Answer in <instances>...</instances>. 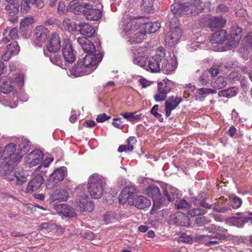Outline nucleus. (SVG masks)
<instances>
[{"instance_id":"4c0bfd02","label":"nucleus","mask_w":252,"mask_h":252,"mask_svg":"<svg viewBox=\"0 0 252 252\" xmlns=\"http://www.w3.org/2000/svg\"><path fill=\"white\" fill-rule=\"evenodd\" d=\"M144 26L145 30H147L149 33H154L157 32L159 28L160 25L158 22L154 23H145L143 19V24Z\"/></svg>"},{"instance_id":"c03bdc74","label":"nucleus","mask_w":252,"mask_h":252,"mask_svg":"<svg viewBox=\"0 0 252 252\" xmlns=\"http://www.w3.org/2000/svg\"><path fill=\"white\" fill-rule=\"evenodd\" d=\"M227 85V82L224 77L222 76L219 77L214 82H212L213 88L220 89Z\"/></svg>"},{"instance_id":"de8ad7c7","label":"nucleus","mask_w":252,"mask_h":252,"mask_svg":"<svg viewBox=\"0 0 252 252\" xmlns=\"http://www.w3.org/2000/svg\"><path fill=\"white\" fill-rule=\"evenodd\" d=\"M8 33V36L12 39H16L18 36V29L17 28H13L10 30L8 29H5L3 32V35Z\"/></svg>"},{"instance_id":"69168bd1","label":"nucleus","mask_w":252,"mask_h":252,"mask_svg":"<svg viewBox=\"0 0 252 252\" xmlns=\"http://www.w3.org/2000/svg\"><path fill=\"white\" fill-rule=\"evenodd\" d=\"M110 118V117L107 116L105 113H102V114L98 115L97 116L96 120L97 122L102 123V122H104V121L109 119Z\"/></svg>"},{"instance_id":"a19ab883","label":"nucleus","mask_w":252,"mask_h":252,"mask_svg":"<svg viewBox=\"0 0 252 252\" xmlns=\"http://www.w3.org/2000/svg\"><path fill=\"white\" fill-rule=\"evenodd\" d=\"M19 5L18 3H9L6 5L5 10L7 14L13 17L16 15L19 12Z\"/></svg>"},{"instance_id":"1a4fd4ad","label":"nucleus","mask_w":252,"mask_h":252,"mask_svg":"<svg viewBox=\"0 0 252 252\" xmlns=\"http://www.w3.org/2000/svg\"><path fill=\"white\" fill-rule=\"evenodd\" d=\"M103 55L102 53L98 51V53L94 54H88L81 61V63L87 69H92V72L95 68V66L101 62Z\"/></svg>"},{"instance_id":"052dcab7","label":"nucleus","mask_w":252,"mask_h":252,"mask_svg":"<svg viewBox=\"0 0 252 252\" xmlns=\"http://www.w3.org/2000/svg\"><path fill=\"white\" fill-rule=\"evenodd\" d=\"M211 222V220L206 217H203L196 219V223L198 226H202Z\"/></svg>"},{"instance_id":"412c9836","label":"nucleus","mask_w":252,"mask_h":252,"mask_svg":"<svg viewBox=\"0 0 252 252\" xmlns=\"http://www.w3.org/2000/svg\"><path fill=\"white\" fill-rule=\"evenodd\" d=\"M43 182V178L41 175H36L29 183L26 192L29 193L36 191L40 188Z\"/></svg>"},{"instance_id":"423d86ee","label":"nucleus","mask_w":252,"mask_h":252,"mask_svg":"<svg viewBox=\"0 0 252 252\" xmlns=\"http://www.w3.org/2000/svg\"><path fill=\"white\" fill-rule=\"evenodd\" d=\"M173 87L172 82L168 79H163L158 82V91L154 97L156 101H162L166 98L167 94L170 92Z\"/></svg>"},{"instance_id":"2eb2a0df","label":"nucleus","mask_w":252,"mask_h":252,"mask_svg":"<svg viewBox=\"0 0 252 252\" xmlns=\"http://www.w3.org/2000/svg\"><path fill=\"white\" fill-rule=\"evenodd\" d=\"M77 42L81 46L83 51L88 54L96 53L95 47L93 43L85 37H79Z\"/></svg>"},{"instance_id":"6ab92c4d","label":"nucleus","mask_w":252,"mask_h":252,"mask_svg":"<svg viewBox=\"0 0 252 252\" xmlns=\"http://www.w3.org/2000/svg\"><path fill=\"white\" fill-rule=\"evenodd\" d=\"M92 72V69H87L81 63V61H78L71 69V74L75 77L88 75Z\"/></svg>"},{"instance_id":"bf43d9fd","label":"nucleus","mask_w":252,"mask_h":252,"mask_svg":"<svg viewBox=\"0 0 252 252\" xmlns=\"http://www.w3.org/2000/svg\"><path fill=\"white\" fill-rule=\"evenodd\" d=\"M51 61L58 66H60L61 67L63 68H64L65 66H64L63 63L61 62V58L60 56L55 55L53 57H50Z\"/></svg>"},{"instance_id":"603ef678","label":"nucleus","mask_w":252,"mask_h":252,"mask_svg":"<svg viewBox=\"0 0 252 252\" xmlns=\"http://www.w3.org/2000/svg\"><path fill=\"white\" fill-rule=\"evenodd\" d=\"M142 1L145 11L150 12L153 10L154 0H143Z\"/></svg>"},{"instance_id":"9b49d317","label":"nucleus","mask_w":252,"mask_h":252,"mask_svg":"<svg viewBox=\"0 0 252 252\" xmlns=\"http://www.w3.org/2000/svg\"><path fill=\"white\" fill-rule=\"evenodd\" d=\"M43 156L44 155L41 151L37 149L34 150L25 157V162L29 167L35 166L42 161Z\"/></svg>"},{"instance_id":"39448f33","label":"nucleus","mask_w":252,"mask_h":252,"mask_svg":"<svg viewBox=\"0 0 252 252\" xmlns=\"http://www.w3.org/2000/svg\"><path fill=\"white\" fill-rule=\"evenodd\" d=\"M182 30L179 26V20L176 17L172 18L170 22V31L167 32L165 41L169 46L175 45L181 38Z\"/></svg>"},{"instance_id":"79ce46f5","label":"nucleus","mask_w":252,"mask_h":252,"mask_svg":"<svg viewBox=\"0 0 252 252\" xmlns=\"http://www.w3.org/2000/svg\"><path fill=\"white\" fill-rule=\"evenodd\" d=\"M239 36L226 34V36L224 38V44L228 46H236L239 43Z\"/></svg>"},{"instance_id":"09e8293b","label":"nucleus","mask_w":252,"mask_h":252,"mask_svg":"<svg viewBox=\"0 0 252 252\" xmlns=\"http://www.w3.org/2000/svg\"><path fill=\"white\" fill-rule=\"evenodd\" d=\"M206 213L205 210L199 208H194L188 211V214L191 217H194L197 216L203 215Z\"/></svg>"},{"instance_id":"4be33fe9","label":"nucleus","mask_w":252,"mask_h":252,"mask_svg":"<svg viewBox=\"0 0 252 252\" xmlns=\"http://www.w3.org/2000/svg\"><path fill=\"white\" fill-rule=\"evenodd\" d=\"M55 209L57 213L63 214L66 217L72 218L76 216L74 209L69 205L65 204L56 205Z\"/></svg>"},{"instance_id":"6e6552de","label":"nucleus","mask_w":252,"mask_h":252,"mask_svg":"<svg viewBox=\"0 0 252 252\" xmlns=\"http://www.w3.org/2000/svg\"><path fill=\"white\" fill-rule=\"evenodd\" d=\"M13 168L14 166L0 172V176L4 177L6 180L9 181H13L16 180V185H22L27 180L26 174L24 172L14 173Z\"/></svg>"},{"instance_id":"5701e85b","label":"nucleus","mask_w":252,"mask_h":252,"mask_svg":"<svg viewBox=\"0 0 252 252\" xmlns=\"http://www.w3.org/2000/svg\"><path fill=\"white\" fill-rule=\"evenodd\" d=\"M87 9L84 10V16L88 20L91 21H97L101 17V11L96 9L92 8L91 5H87Z\"/></svg>"},{"instance_id":"37998d69","label":"nucleus","mask_w":252,"mask_h":252,"mask_svg":"<svg viewBox=\"0 0 252 252\" xmlns=\"http://www.w3.org/2000/svg\"><path fill=\"white\" fill-rule=\"evenodd\" d=\"M226 23V20L222 17H214L210 23L211 28L222 27Z\"/></svg>"},{"instance_id":"dca6fc26","label":"nucleus","mask_w":252,"mask_h":252,"mask_svg":"<svg viewBox=\"0 0 252 252\" xmlns=\"http://www.w3.org/2000/svg\"><path fill=\"white\" fill-rule=\"evenodd\" d=\"M182 100V98L180 97L170 96L165 102L166 116L167 117L170 116L171 111L174 110Z\"/></svg>"},{"instance_id":"a18cd8bd","label":"nucleus","mask_w":252,"mask_h":252,"mask_svg":"<svg viewBox=\"0 0 252 252\" xmlns=\"http://www.w3.org/2000/svg\"><path fill=\"white\" fill-rule=\"evenodd\" d=\"M29 146V141L26 139H22L19 144V155H21L22 157L28 151Z\"/></svg>"},{"instance_id":"aec40b11","label":"nucleus","mask_w":252,"mask_h":252,"mask_svg":"<svg viewBox=\"0 0 252 252\" xmlns=\"http://www.w3.org/2000/svg\"><path fill=\"white\" fill-rule=\"evenodd\" d=\"M144 26L142 25L141 28L136 31L133 34L128 35L129 40H128L131 44L133 43H139L142 42L145 39L147 33V30H145Z\"/></svg>"},{"instance_id":"6e6d98bb","label":"nucleus","mask_w":252,"mask_h":252,"mask_svg":"<svg viewBox=\"0 0 252 252\" xmlns=\"http://www.w3.org/2000/svg\"><path fill=\"white\" fill-rule=\"evenodd\" d=\"M121 115H122L125 119L132 122L136 120L139 119L140 117V115H135L133 113H123L121 114Z\"/></svg>"},{"instance_id":"5fc2aeb1","label":"nucleus","mask_w":252,"mask_h":252,"mask_svg":"<svg viewBox=\"0 0 252 252\" xmlns=\"http://www.w3.org/2000/svg\"><path fill=\"white\" fill-rule=\"evenodd\" d=\"M242 29L237 25H233L230 29V34L232 35L239 36V39L242 37Z\"/></svg>"},{"instance_id":"c756f323","label":"nucleus","mask_w":252,"mask_h":252,"mask_svg":"<svg viewBox=\"0 0 252 252\" xmlns=\"http://www.w3.org/2000/svg\"><path fill=\"white\" fill-rule=\"evenodd\" d=\"M64 170L62 168L57 169L51 175L49 181L52 183V185L54 186L59 182L62 181L64 177Z\"/></svg>"},{"instance_id":"473e14b6","label":"nucleus","mask_w":252,"mask_h":252,"mask_svg":"<svg viewBox=\"0 0 252 252\" xmlns=\"http://www.w3.org/2000/svg\"><path fill=\"white\" fill-rule=\"evenodd\" d=\"M127 144L120 145L118 149V151L120 153L123 152H132L133 150V146L136 142V139L135 137L130 136L127 139Z\"/></svg>"},{"instance_id":"bb28decb","label":"nucleus","mask_w":252,"mask_h":252,"mask_svg":"<svg viewBox=\"0 0 252 252\" xmlns=\"http://www.w3.org/2000/svg\"><path fill=\"white\" fill-rule=\"evenodd\" d=\"M29 1L39 8H41L44 6L42 0H22L21 6V11L22 13H27L30 10V6Z\"/></svg>"},{"instance_id":"c85d7f7f","label":"nucleus","mask_w":252,"mask_h":252,"mask_svg":"<svg viewBox=\"0 0 252 252\" xmlns=\"http://www.w3.org/2000/svg\"><path fill=\"white\" fill-rule=\"evenodd\" d=\"M226 36V31L224 30H220L211 35L210 40L212 44L224 43Z\"/></svg>"},{"instance_id":"58836bf2","label":"nucleus","mask_w":252,"mask_h":252,"mask_svg":"<svg viewBox=\"0 0 252 252\" xmlns=\"http://www.w3.org/2000/svg\"><path fill=\"white\" fill-rule=\"evenodd\" d=\"M238 89L236 87H232L227 90L219 91L218 95L219 96L229 98L236 95Z\"/></svg>"},{"instance_id":"f257e3e1","label":"nucleus","mask_w":252,"mask_h":252,"mask_svg":"<svg viewBox=\"0 0 252 252\" xmlns=\"http://www.w3.org/2000/svg\"><path fill=\"white\" fill-rule=\"evenodd\" d=\"M171 6V11L176 16L195 15L203 9L201 0H178Z\"/></svg>"},{"instance_id":"0e129e2a","label":"nucleus","mask_w":252,"mask_h":252,"mask_svg":"<svg viewBox=\"0 0 252 252\" xmlns=\"http://www.w3.org/2000/svg\"><path fill=\"white\" fill-rule=\"evenodd\" d=\"M241 75L238 71H233L230 73L228 76V78L230 80L235 82L239 80L240 78Z\"/></svg>"},{"instance_id":"680f3d73","label":"nucleus","mask_w":252,"mask_h":252,"mask_svg":"<svg viewBox=\"0 0 252 252\" xmlns=\"http://www.w3.org/2000/svg\"><path fill=\"white\" fill-rule=\"evenodd\" d=\"M158 105H155L151 109V113L157 118H158L159 122H162L163 119L161 117V115L158 112Z\"/></svg>"},{"instance_id":"8fccbe9b","label":"nucleus","mask_w":252,"mask_h":252,"mask_svg":"<svg viewBox=\"0 0 252 252\" xmlns=\"http://www.w3.org/2000/svg\"><path fill=\"white\" fill-rule=\"evenodd\" d=\"M34 22V19L32 16L27 17L23 19L20 23V28L22 30L26 29Z\"/></svg>"},{"instance_id":"9d476101","label":"nucleus","mask_w":252,"mask_h":252,"mask_svg":"<svg viewBox=\"0 0 252 252\" xmlns=\"http://www.w3.org/2000/svg\"><path fill=\"white\" fill-rule=\"evenodd\" d=\"M143 18L134 17L130 19L124 26V32L127 36L133 34L143 24Z\"/></svg>"},{"instance_id":"7ed1b4c3","label":"nucleus","mask_w":252,"mask_h":252,"mask_svg":"<svg viewBox=\"0 0 252 252\" xmlns=\"http://www.w3.org/2000/svg\"><path fill=\"white\" fill-rule=\"evenodd\" d=\"M208 231L207 235H199L197 236L198 240L208 246L215 245L219 243V240H224L226 236L221 233H225L227 229L223 228H220L215 225H211L209 227L204 229Z\"/></svg>"},{"instance_id":"774afa93","label":"nucleus","mask_w":252,"mask_h":252,"mask_svg":"<svg viewBox=\"0 0 252 252\" xmlns=\"http://www.w3.org/2000/svg\"><path fill=\"white\" fill-rule=\"evenodd\" d=\"M112 125L116 128L119 129H122L123 126L122 123L121 121L120 118L114 119Z\"/></svg>"},{"instance_id":"393cba45","label":"nucleus","mask_w":252,"mask_h":252,"mask_svg":"<svg viewBox=\"0 0 252 252\" xmlns=\"http://www.w3.org/2000/svg\"><path fill=\"white\" fill-rule=\"evenodd\" d=\"M78 31L86 37H91L95 35V30L90 25L85 23H80L78 24Z\"/></svg>"},{"instance_id":"3c124183","label":"nucleus","mask_w":252,"mask_h":252,"mask_svg":"<svg viewBox=\"0 0 252 252\" xmlns=\"http://www.w3.org/2000/svg\"><path fill=\"white\" fill-rule=\"evenodd\" d=\"M175 206L178 209H188L190 207V204L185 199H183L175 203Z\"/></svg>"},{"instance_id":"72a5a7b5","label":"nucleus","mask_w":252,"mask_h":252,"mask_svg":"<svg viewBox=\"0 0 252 252\" xmlns=\"http://www.w3.org/2000/svg\"><path fill=\"white\" fill-rule=\"evenodd\" d=\"M135 189L133 187H126L121 191L119 201L120 203H124L126 200H131L130 196L133 193Z\"/></svg>"},{"instance_id":"49530a36","label":"nucleus","mask_w":252,"mask_h":252,"mask_svg":"<svg viewBox=\"0 0 252 252\" xmlns=\"http://www.w3.org/2000/svg\"><path fill=\"white\" fill-rule=\"evenodd\" d=\"M191 201L196 205H198L202 207L205 209H211L212 208V205L208 204L205 199L200 200L199 199L196 198L195 197L191 198Z\"/></svg>"},{"instance_id":"864d4df0","label":"nucleus","mask_w":252,"mask_h":252,"mask_svg":"<svg viewBox=\"0 0 252 252\" xmlns=\"http://www.w3.org/2000/svg\"><path fill=\"white\" fill-rule=\"evenodd\" d=\"M7 49L9 51L11 50L13 51L12 52L15 55L17 54L20 50V47L16 41H13L9 44L7 47Z\"/></svg>"},{"instance_id":"a878e982","label":"nucleus","mask_w":252,"mask_h":252,"mask_svg":"<svg viewBox=\"0 0 252 252\" xmlns=\"http://www.w3.org/2000/svg\"><path fill=\"white\" fill-rule=\"evenodd\" d=\"M251 218L247 217H231L226 220L227 223L237 227H243L244 224L248 222Z\"/></svg>"},{"instance_id":"4468645a","label":"nucleus","mask_w":252,"mask_h":252,"mask_svg":"<svg viewBox=\"0 0 252 252\" xmlns=\"http://www.w3.org/2000/svg\"><path fill=\"white\" fill-rule=\"evenodd\" d=\"M61 39L59 35L55 32L52 34L51 39L46 46V50L50 53L58 52L61 48Z\"/></svg>"},{"instance_id":"f8f14e48","label":"nucleus","mask_w":252,"mask_h":252,"mask_svg":"<svg viewBox=\"0 0 252 252\" xmlns=\"http://www.w3.org/2000/svg\"><path fill=\"white\" fill-rule=\"evenodd\" d=\"M164 57V52L158 51L156 55L151 57L148 62V67L152 72H157L160 71L162 58Z\"/></svg>"},{"instance_id":"2f4dec72","label":"nucleus","mask_w":252,"mask_h":252,"mask_svg":"<svg viewBox=\"0 0 252 252\" xmlns=\"http://www.w3.org/2000/svg\"><path fill=\"white\" fill-rule=\"evenodd\" d=\"M163 195L167 198L169 202H172L178 199L180 196L178 190L174 188L165 189L163 190Z\"/></svg>"},{"instance_id":"e2e57ef3","label":"nucleus","mask_w":252,"mask_h":252,"mask_svg":"<svg viewBox=\"0 0 252 252\" xmlns=\"http://www.w3.org/2000/svg\"><path fill=\"white\" fill-rule=\"evenodd\" d=\"M242 203V200L240 198L236 197L232 199L231 205L233 208L237 209L241 206Z\"/></svg>"},{"instance_id":"c9c22d12","label":"nucleus","mask_w":252,"mask_h":252,"mask_svg":"<svg viewBox=\"0 0 252 252\" xmlns=\"http://www.w3.org/2000/svg\"><path fill=\"white\" fill-rule=\"evenodd\" d=\"M174 69L175 68L173 65L168 63V60L165 59V57L162 58L160 71L165 74H168L172 72Z\"/></svg>"},{"instance_id":"e433bc0d","label":"nucleus","mask_w":252,"mask_h":252,"mask_svg":"<svg viewBox=\"0 0 252 252\" xmlns=\"http://www.w3.org/2000/svg\"><path fill=\"white\" fill-rule=\"evenodd\" d=\"M63 25L64 29L69 32L78 31V25L69 19L64 20Z\"/></svg>"},{"instance_id":"13d9d810","label":"nucleus","mask_w":252,"mask_h":252,"mask_svg":"<svg viewBox=\"0 0 252 252\" xmlns=\"http://www.w3.org/2000/svg\"><path fill=\"white\" fill-rule=\"evenodd\" d=\"M146 58L142 56H138L133 59V63L141 67L146 66Z\"/></svg>"},{"instance_id":"0eeeda50","label":"nucleus","mask_w":252,"mask_h":252,"mask_svg":"<svg viewBox=\"0 0 252 252\" xmlns=\"http://www.w3.org/2000/svg\"><path fill=\"white\" fill-rule=\"evenodd\" d=\"M146 194L152 197L153 201V208L155 210L159 209L161 206L165 205L166 202L163 200L161 196L159 189L156 186L152 185L146 190Z\"/></svg>"},{"instance_id":"f03ea898","label":"nucleus","mask_w":252,"mask_h":252,"mask_svg":"<svg viewBox=\"0 0 252 252\" xmlns=\"http://www.w3.org/2000/svg\"><path fill=\"white\" fill-rule=\"evenodd\" d=\"M16 145L10 143L5 147V149L0 158V172L14 166L21 160L22 155L16 153Z\"/></svg>"},{"instance_id":"a211bd4d","label":"nucleus","mask_w":252,"mask_h":252,"mask_svg":"<svg viewBox=\"0 0 252 252\" xmlns=\"http://www.w3.org/2000/svg\"><path fill=\"white\" fill-rule=\"evenodd\" d=\"M34 35L39 42H44L50 35V32L44 26H37L34 30Z\"/></svg>"},{"instance_id":"ea45409f","label":"nucleus","mask_w":252,"mask_h":252,"mask_svg":"<svg viewBox=\"0 0 252 252\" xmlns=\"http://www.w3.org/2000/svg\"><path fill=\"white\" fill-rule=\"evenodd\" d=\"M57 225L51 222L42 223L38 226V230L44 233H49L55 229Z\"/></svg>"},{"instance_id":"cd10ccee","label":"nucleus","mask_w":252,"mask_h":252,"mask_svg":"<svg viewBox=\"0 0 252 252\" xmlns=\"http://www.w3.org/2000/svg\"><path fill=\"white\" fill-rule=\"evenodd\" d=\"M68 197V193L64 189H57L52 193L50 199L53 202L56 200L63 201H66Z\"/></svg>"},{"instance_id":"4d7b16f0","label":"nucleus","mask_w":252,"mask_h":252,"mask_svg":"<svg viewBox=\"0 0 252 252\" xmlns=\"http://www.w3.org/2000/svg\"><path fill=\"white\" fill-rule=\"evenodd\" d=\"M197 93L200 95H204L211 94H216L217 91L210 88H202L197 90Z\"/></svg>"},{"instance_id":"f3484780","label":"nucleus","mask_w":252,"mask_h":252,"mask_svg":"<svg viewBox=\"0 0 252 252\" xmlns=\"http://www.w3.org/2000/svg\"><path fill=\"white\" fill-rule=\"evenodd\" d=\"M129 202L140 209L148 207L151 205V201L147 198L136 195L132 197L131 200H129Z\"/></svg>"},{"instance_id":"b1692460","label":"nucleus","mask_w":252,"mask_h":252,"mask_svg":"<svg viewBox=\"0 0 252 252\" xmlns=\"http://www.w3.org/2000/svg\"><path fill=\"white\" fill-rule=\"evenodd\" d=\"M88 197L86 194H83L81 198L79 199V201L76 202L77 207L78 211L80 212L85 210L91 211L93 209L92 204L88 201Z\"/></svg>"},{"instance_id":"7c9ffc66","label":"nucleus","mask_w":252,"mask_h":252,"mask_svg":"<svg viewBox=\"0 0 252 252\" xmlns=\"http://www.w3.org/2000/svg\"><path fill=\"white\" fill-rule=\"evenodd\" d=\"M89 5V3H83L81 0H74L70 3V7L73 10L74 12L76 14H79L83 12L84 14V10L87 9V7Z\"/></svg>"},{"instance_id":"f704fd0d","label":"nucleus","mask_w":252,"mask_h":252,"mask_svg":"<svg viewBox=\"0 0 252 252\" xmlns=\"http://www.w3.org/2000/svg\"><path fill=\"white\" fill-rule=\"evenodd\" d=\"M14 88L12 82L9 79H1V83L0 84V90L4 94H7L13 91Z\"/></svg>"},{"instance_id":"20e7f679","label":"nucleus","mask_w":252,"mask_h":252,"mask_svg":"<svg viewBox=\"0 0 252 252\" xmlns=\"http://www.w3.org/2000/svg\"><path fill=\"white\" fill-rule=\"evenodd\" d=\"M105 185L106 179L104 177L98 174H94L89 178L88 189L93 198L97 199L102 195Z\"/></svg>"},{"instance_id":"338daca9","label":"nucleus","mask_w":252,"mask_h":252,"mask_svg":"<svg viewBox=\"0 0 252 252\" xmlns=\"http://www.w3.org/2000/svg\"><path fill=\"white\" fill-rule=\"evenodd\" d=\"M131 51L132 53L134 55H136L137 54H140L141 53H142L144 51V48L143 47H139L138 46H135L132 47Z\"/></svg>"},{"instance_id":"ddd939ff","label":"nucleus","mask_w":252,"mask_h":252,"mask_svg":"<svg viewBox=\"0 0 252 252\" xmlns=\"http://www.w3.org/2000/svg\"><path fill=\"white\" fill-rule=\"evenodd\" d=\"M62 53L65 62L72 63L75 59V51L69 40H66L63 45Z\"/></svg>"}]
</instances>
